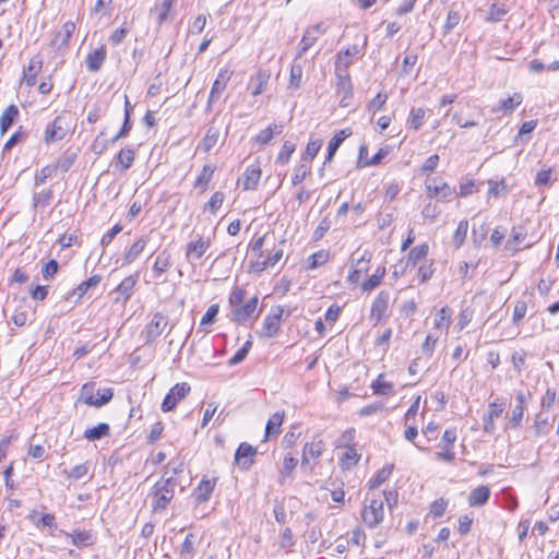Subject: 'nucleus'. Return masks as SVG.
<instances>
[{"label": "nucleus", "mask_w": 559, "mask_h": 559, "mask_svg": "<svg viewBox=\"0 0 559 559\" xmlns=\"http://www.w3.org/2000/svg\"><path fill=\"white\" fill-rule=\"evenodd\" d=\"M330 259V252L326 250H320L311 254L308 259L309 269H317L324 263H326Z\"/></svg>", "instance_id": "obj_50"}, {"label": "nucleus", "mask_w": 559, "mask_h": 559, "mask_svg": "<svg viewBox=\"0 0 559 559\" xmlns=\"http://www.w3.org/2000/svg\"><path fill=\"white\" fill-rule=\"evenodd\" d=\"M488 183H489V190H488L489 195L497 198L500 194H504L508 192V186H507L504 179H501L500 181L489 180Z\"/></svg>", "instance_id": "obj_62"}, {"label": "nucleus", "mask_w": 559, "mask_h": 559, "mask_svg": "<svg viewBox=\"0 0 559 559\" xmlns=\"http://www.w3.org/2000/svg\"><path fill=\"white\" fill-rule=\"evenodd\" d=\"M297 464H298V460L295 459L294 456L286 455L284 457L283 467H282L281 477H280V483L281 484H284L286 478H292L293 477V472L296 468Z\"/></svg>", "instance_id": "obj_39"}, {"label": "nucleus", "mask_w": 559, "mask_h": 559, "mask_svg": "<svg viewBox=\"0 0 559 559\" xmlns=\"http://www.w3.org/2000/svg\"><path fill=\"white\" fill-rule=\"evenodd\" d=\"M245 299V290L241 287H235L228 298L229 307L233 310L238 308L240 305L243 304Z\"/></svg>", "instance_id": "obj_58"}, {"label": "nucleus", "mask_w": 559, "mask_h": 559, "mask_svg": "<svg viewBox=\"0 0 559 559\" xmlns=\"http://www.w3.org/2000/svg\"><path fill=\"white\" fill-rule=\"evenodd\" d=\"M360 459V455L357 453V450L354 447H347L345 453L341 459L342 468H350L356 465Z\"/></svg>", "instance_id": "obj_43"}, {"label": "nucleus", "mask_w": 559, "mask_h": 559, "mask_svg": "<svg viewBox=\"0 0 559 559\" xmlns=\"http://www.w3.org/2000/svg\"><path fill=\"white\" fill-rule=\"evenodd\" d=\"M325 448L322 439L314 437L310 442H307L302 449L301 466L309 463V459H318L321 456Z\"/></svg>", "instance_id": "obj_18"}, {"label": "nucleus", "mask_w": 559, "mask_h": 559, "mask_svg": "<svg viewBox=\"0 0 559 559\" xmlns=\"http://www.w3.org/2000/svg\"><path fill=\"white\" fill-rule=\"evenodd\" d=\"M326 32V27L323 23H318L306 29L298 47L296 58H300L308 49H310L318 40L320 35Z\"/></svg>", "instance_id": "obj_12"}, {"label": "nucleus", "mask_w": 559, "mask_h": 559, "mask_svg": "<svg viewBox=\"0 0 559 559\" xmlns=\"http://www.w3.org/2000/svg\"><path fill=\"white\" fill-rule=\"evenodd\" d=\"M102 281L100 275H93L86 281H83L73 292L72 295H78V298L83 297V295L92 287H96Z\"/></svg>", "instance_id": "obj_42"}, {"label": "nucleus", "mask_w": 559, "mask_h": 559, "mask_svg": "<svg viewBox=\"0 0 559 559\" xmlns=\"http://www.w3.org/2000/svg\"><path fill=\"white\" fill-rule=\"evenodd\" d=\"M451 323V312L448 307H443L439 310L435 319V325L438 329H448Z\"/></svg>", "instance_id": "obj_55"}, {"label": "nucleus", "mask_w": 559, "mask_h": 559, "mask_svg": "<svg viewBox=\"0 0 559 559\" xmlns=\"http://www.w3.org/2000/svg\"><path fill=\"white\" fill-rule=\"evenodd\" d=\"M284 420V413L276 412L274 413L266 423L265 426V439L270 436H275L280 433L281 426Z\"/></svg>", "instance_id": "obj_38"}, {"label": "nucleus", "mask_w": 559, "mask_h": 559, "mask_svg": "<svg viewBox=\"0 0 559 559\" xmlns=\"http://www.w3.org/2000/svg\"><path fill=\"white\" fill-rule=\"evenodd\" d=\"M135 152L131 147L121 148L115 156L114 166L119 171H126L133 165Z\"/></svg>", "instance_id": "obj_20"}, {"label": "nucleus", "mask_w": 559, "mask_h": 559, "mask_svg": "<svg viewBox=\"0 0 559 559\" xmlns=\"http://www.w3.org/2000/svg\"><path fill=\"white\" fill-rule=\"evenodd\" d=\"M425 110L423 108H413L409 114L408 123L413 129L418 130L423 126Z\"/></svg>", "instance_id": "obj_59"}, {"label": "nucleus", "mask_w": 559, "mask_h": 559, "mask_svg": "<svg viewBox=\"0 0 559 559\" xmlns=\"http://www.w3.org/2000/svg\"><path fill=\"white\" fill-rule=\"evenodd\" d=\"M488 414L484 416V430L485 432L492 433L495 431V418H498L504 411V404H498L496 402L489 403Z\"/></svg>", "instance_id": "obj_23"}, {"label": "nucleus", "mask_w": 559, "mask_h": 559, "mask_svg": "<svg viewBox=\"0 0 559 559\" xmlns=\"http://www.w3.org/2000/svg\"><path fill=\"white\" fill-rule=\"evenodd\" d=\"M176 0H162L160 5L158 7V16H157V23L158 25H162L169 16L170 10L174 5Z\"/></svg>", "instance_id": "obj_63"}, {"label": "nucleus", "mask_w": 559, "mask_h": 559, "mask_svg": "<svg viewBox=\"0 0 559 559\" xmlns=\"http://www.w3.org/2000/svg\"><path fill=\"white\" fill-rule=\"evenodd\" d=\"M110 432L109 425L106 423H100L95 427L88 428L84 431V438L88 441L99 440L104 437H107Z\"/></svg>", "instance_id": "obj_37"}, {"label": "nucleus", "mask_w": 559, "mask_h": 559, "mask_svg": "<svg viewBox=\"0 0 559 559\" xmlns=\"http://www.w3.org/2000/svg\"><path fill=\"white\" fill-rule=\"evenodd\" d=\"M302 67L298 63H293L289 73V86L298 88L301 84Z\"/></svg>", "instance_id": "obj_60"}, {"label": "nucleus", "mask_w": 559, "mask_h": 559, "mask_svg": "<svg viewBox=\"0 0 559 559\" xmlns=\"http://www.w3.org/2000/svg\"><path fill=\"white\" fill-rule=\"evenodd\" d=\"M168 326V318L162 312H156L143 331L144 343H154Z\"/></svg>", "instance_id": "obj_5"}, {"label": "nucleus", "mask_w": 559, "mask_h": 559, "mask_svg": "<svg viewBox=\"0 0 559 559\" xmlns=\"http://www.w3.org/2000/svg\"><path fill=\"white\" fill-rule=\"evenodd\" d=\"M384 376L380 374L376 381L372 382L371 388L376 395H386L393 390V384L383 380Z\"/></svg>", "instance_id": "obj_44"}, {"label": "nucleus", "mask_w": 559, "mask_h": 559, "mask_svg": "<svg viewBox=\"0 0 559 559\" xmlns=\"http://www.w3.org/2000/svg\"><path fill=\"white\" fill-rule=\"evenodd\" d=\"M361 518L368 527H377L384 518L383 500L372 499L370 503L365 507Z\"/></svg>", "instance_id": "obj_6"}, {"label": "nucleus", "mask_w": 559, "mask_h": 559, "mask_svg": "<svg viewBox=\"0 0 559 559\" xmlns=\"http://www.w3.org/2000/svg\"><path fill=\"white\" fill-rule=\"evenodd\" d=\"M270 75L265 71H259L255 76V86L252 90V95L257 96L262 94L269 82Z\"/></svg>", "instance_id": "obj_56"}, {"label": "nucleus", "mask_w": 559, "mask_h": 559, "mask_svg": "<svg viewBox=\"0 0 559 559\" xmlns=\"http://www.w3.org/2000/svg\"><path fill=\"white\" fill-rule=\"evenodd\" d=\"M95 388L96 384L94 382L83 384L80 391L79 401L95 407H100L111 401L114 396L112 389H105L100 393V391Z\"/></svg>", "instance_id": "obj_3"}, {"label": "nucleus", "mask_w": 559, "mask_h": 559, "mask_svg": "<svg viewBox=\"0 0 559 559\" xmlns=\"http://www.w3.org/2000/svg\"><path fill=\"white\" fill-rule=\"evenodd\" d=\"M282 131H283V126L282 124L272 123L267 128L261 130L257 134L254 140L260 145H266V144H269L271 142V140L274 136V134H281Z\"/></svg>", "instance_id": "obj_32"}, {"label": "nucleus", "mask_w": 559, "mask_h": 559, "mask_svg": "<svg viewBox=\"0 0 559 559\" xmlns=\"http://www.w3.org/2000/svg\"><path fill=\"white\" fill-rule=\"evenodd\" d=\"M252 342L248 340L241 348H239L235 355L228 360L229 366H236L243 361L248 356L249 350L251 349Z\"/></svg>", "instance_id": "obj_54"}, {"label": "nucleus", "mask_w": 559, "mask_h": 559, "mask_svg": "<svg viewBox=\"0 0 559 559\" xmlns=\"http://www.w3.org/2000/svg\"><path fill=\"white\" fill-rule=\"evenodd\" d=\"M211 246V239L199 236L195 240H191L186 246V259L189 263L201 259Z\"/></svg>", "instance_id": "obj_13"}, {"label": "nucleus", "mask_w": 559, "mask_h": 559, "mask_svg": "<svg viewBox=\"0 0 559 559\" xmlns=\"http://www.w3.org/2000/svg\"><path fill=\"white\" fill-rule=\"evenodd\" d=\"M349 135H350V132L347 130L337 131L333 135V138L330 140L329 145H328V151L336 153L338 147L342 145V143L345 141V139Z\"/></svg>", "instance_id": "obj_57"}, {"label": "nucleus", "mask_w": 559, "mask_h": 559, "mask_svg": "<svg viewBox=\"0 0 559 559\" xmlns=\"http://www.w3.org/2000/svg\"><path fill=\"white\" fill-rule=\"evenodd\" d=\"M90 473V466L87 463H82L79 465H75L70 471H63L62 474L68 478L72 480H80L84 477H87Z\"/></svg>", "instance_id": "obj_40"}, {"label": "nucleus", "mask_w": 559, "mask_h": 559, "mask_svg": "<svg viewBox=\"0 0 559 559\" xmlns=\"http://www.w3.org/2000/svg\"><path fill=\"white\" fill-rule=\"evenodd\" d=\"M139 280V273L127 276L121 281V283L116 287V293L122 297V302L126 304L130 297L132 296L133 288Z\"/></svg>", "instance_id": "obj_27"}, {"label": "nucleus", "mask_w": 559, "mask_h": 559, "mask_svg": "<svg viewBox=\"0 0 559 559\" xmlns=\"http://www.w3.org/2000/svg\"><path fill=\"white\" fill-rule=\"evenodd\" d=\"M296 145L293 142L285 141L276 158V163L286 164L288 163L292 154L295 152Z\"/></svg>", "instance_id": "obj_53"}, {"label": "nucleus", "mask_w": 559, "mask_h": 559, "mask_svg": "<svg viewBox=\"0 0 559 559\" xmlns=\"http://www.w3.org/2000/svg\"><path fill=\"white\" fill-rule=\"evenodd\" d=\"M283 258V250L275 249L270 254L265 255L261 252L257 260L250 263L249 272L260 274L269 267H273Z\"/></svg>", "instance_id": "obj_11"}, {"label": "nucleus", "mask_w": 559, "mask_h": 559, "mask_svg": "<svg viewBox=\"0 0 559 559\" xmlns=\"http://www.w3.org/2000/svg\"><path fill=\"white\" fill-rule=\"evenodd\" d=\"M367 39V35L357 36L356 43L340 50L335 56L334 72L349 73V67L354 63V59L365 56Z\"/></svg>", "instance_id": "obj_2"}, {"label": "nucleus", "mask_w": 559, "mask_h": 559, "mask_svg": "<svg viewBox=\"0 0 559 559\" xmlns=\"http://www.w3.org/2000/svg\"><path fill=\"white\" fill-rule=\"evenodd\" d=\"M467 229L468 222L466 219L461 221L453 235V243L456 248H460L464 243L467 235Z\"/></svg>", "instance_id": "obj_51"}, {"label": "nucleus", "mask_w": 559, "mask_h": 559, "mask_svg": "<svg viewBox=\"0 0 559 559\" xmlns=\"http://www.w3.org/2000/svg\"><path fill=\"white\" fill-rule=\"evenodd\" d=\"M394 468V465L393 464H386L384 465L376 475L374 478H372L370 481H369V488L370 489H374L377 487H379L380 485H382L384 481L388 480V478L390 477V475L392 474V471Z\"/></svg>", "instance_id": "obj_41"}, {"label": "nucleus", "mask_w": 559, "mask_h": 559, "mask_svg": "<svg viewBox=\"0 0 559 559\" xmlns=\"http://www.w3.org/2000/svg\"><path fill=\"white\" fill-rule=\"evenodd\" d=\"M64 535L71 538L74 546L79 548L91 546L95 543L92 531H73L72 533L63 532Z\"/></svg>", "instance_id": "obj_24"}, {"label": "nucleus", "mask_w": 559, "mask_h": 559, "mask_svg": "<svg viewBox=\"0 0 559 559\" xmlns=\"http://www.w3.org/2000/svg\"><path fill=\"white\" fill-rule=\"evenodd\" d=\"M370 259L371 253L369 251H360L358 249L352 254V267H355L360 273H367L369 270Z\"/></svg>", "instance_id": "obj_30"}, {"label": "nucleus", "mask_w": 559, "mask_h": 559, "mask_svg": "<svg viewBox=\"0 0 559 559\" xmlns=\"http://www.w3.org/2000/svg\"><path fill=\"white\" fill-rule=\"evenodd\" d=\"M190 390L191 388L187 382L177 383L164 397L162 411L167 413L175 409L176 405L188 395Z\"/></svg>", "instance_id": "obj_8"}, {"label": "nucleus", "mask_w": 559, "mask_h": 559, "mask_svg": "<svg viewBox=\"0 0 559 559\" xmlns=\"http://www.w3.org/2000/svg\"><path fill=\"white\" fill-rule=\"evenodd\" d=\"M321 146H322V140L309 141L307 144L306 151L301 157V160L310 164L312 162V159L319 153Z\"/></svg>", "instance_id": "obj_46"}, {"label": "nucleus", "mask_w": 559, "mask_h": 559, "mask_svg": "<svg viewBox=\"0 0 559 559\" xmlns=\"http://www.w3.org/2000/svg\"><path fill=\"white\" fill-rule=\"evenodd\" d=\"M171 265L170 254L164 250L155 259L153 273L156 278L160 277Z\"/></svg>", "instance_id": "obj_33"}, {"label": "nucleus", "mask_w": 559, "mask_h": 559, "mask_svg": "<svg viewBox=\"0 0 559 559\" xmlns=\"http://www.w3.org/2000/svg\"><path fill=\"white\" fill-rule=\"evenodd\" d=\"M219 134L221 132L217 127L213 124L209 126L206 133L200 142L198 148L202 150L204 153H209L217 144Z\"/></svg>", "instance_id": "obj_28"}, {"label": "nucleus", "mask_w": 559, "mask_h": 559, "mask_svg": "<svg viewBox=\"0 0 559 559\" xmlns=\"http://www.w3.org/2000/svg\"><path fill=\"white\" fill-rule=\"evenodd\" d=\"M146 240L143 238L138 239L123 254V264H131L144 250Z\"/></svg>", "instance_id": "obj_35"}, {"label": "nucleus", "mask_w": 559, "mask_h": 559, "mask_svg": "<svg viewBox=\"0 0 559 559\" xmlns=\"http://www.w3.org/2000/svg\"><path fill=\"white\" fill-rule=\"evenodd\" d=\"M508 13V9L502 3H492L488 11L487 21L499 22Z\"/></svg>", "instance_id": "obj_49"}, {"label": "nucleus", "mask_w": 559, "mask_h": 559, "mask_svg": "<svg viewBox=\"0 0 559 559\" xmlns=\"http://www.w3.org/2000/svg\"><path fill=\"white\" fill-rule=\"evenodd\" d=\"M76 155L74 153L62 155L53 165L55 171L67 173L73 165Z\"/></svg>", "instance_id": "obj_52"}, {"label": "nucleus", "mask_w": 559, "mask_h": 559, "mask_svg": "<svg viewBox=\"0 0 559 559\" xmlns=\"http://www.w3.org/2000/svg\"><path fill=\"white\" fill-rule=\"evenodd\" d=\"M233 74H234V71L230 70L229 68H223L218 71L217 78L215 79V81L212 85V88H211V92L209 95V99L206 103L207 111H211L213 104L219 99L222 93L227 87V84L230 81Z\"/></svg>", "instance_id": "obj_4"}, {"label": "nucleus", "mask_w": 559, "mask_h": 559, "mask_svg": "<svg viewBox=\"0 0 559 559\" xmlns=\"http://www.w3.org/2000/svg\"><path fill=\"white\" fill-rule=\"evenodd\" d=\"M337 79L336 91L341 95L340 105L347 107L353 97V84L349 73L334 72Z\"/></svg>", "instance_id": "obj_15"}, {"label": "nucleus", "mask_w": 559, "mask_h": 559, "mask_svg": "<svg viewBox=\"0 0 559 559\" xmlns=\"http://www.w3.org/2000/svg\"><path fill=\"white\" fill-rule=\"evenodd\" d=\"M216 486V478H206L203 477L198 485V487L194 489L193 496L198 503H203L210 500L214 488Z\"/></svg>", "instance_id": "obj_19"}, {"label": "nucleus", "mask_w": 559, "mask_h": 559, "mask_svg": "<svg viewBox=\"0 0 559 559\" xmlns=\"http://www.w3.org/2000/svg\"><path fill=\"white\" fill-rule=\"evenodd\" d=\"M69 129L66 123V117L60 115L55 118V120L46 127L44 141L46 144L53 143L56 141H60L64 139Z\"/></svg>", "instance_id": "obj_9"}, {"label": "nucleus", "mask_w": 559, "mask_h": 559, "mask_svg": "<svg viewBox=\"0 0 559 559\" xmlns=\"http://www.w3.org/2000/svg\"><path fill=\"white\" fill-rule=\"evenodd\" d=\"M258 296L251 297L247 302L231 311V321L238 324H246L249 320L255 319L254 312L258 308Z\"/></svg>", "instance_id": "obj_10"}, {"label": "nucleus", "mask_w": 559, "mask_h": 559, "mask_svg": "<svg viewBox=\"0 0 559 559\" xmlns=\"http://www.w3.org/2000/svg\"><path fill=\"white\" fill-rule=\"evenodd\" d=\"M195 555L194 549V535L188 534L181 545L180 556L183 559H192Z\"/></svg>", "instance_id": "obj_48"}, {"label": "nucleus", "mask_w": 559, "mask_h": 559, "mask_svg": "<svg viewBox=\"0 0 559 559\" xmlns=\"http://www.w3.org/2000/svg\"><path fill=\"white\" fill-rule=\"evenodd\" d=\"M391 300V295L388 290H381L371 305L370 319L379 322L386 317Z\"/></svg>", "instance_id": "obj_14"}, {"label": "nucleus", "mask_w": 559, "mask_h": 559, "mask_svg": "<svg viewBox=\"0 0 559 559\" xmlns=\"http://www.w3.org/2000/svg\"><path fill=\"white\" fill-rule=\"evenodd\" d=\"M19 116V108L15 105H9L0 117V133L4 134L14 123Z\"/></svg>", "instance_id": "obj_31"}, {"label": "nucleus", "mask_w": 559, "mask_h": 559, "mask_svg": "<svg viewBox=\"0 0 559 559\" xmlns=\"http://www.w3.org/2000/svg\"><path fill=\"white\" fill-rule=\"evenodd\" d=\"M284 309L281 306L273 307L271 312L264 318L260 336L262 337H274L280 332L281 321Z\"/></svg>", "instance_id": "obj_7"}, {"label": "nucleus", "mask_w": 559, "mask_h": 559, "mask_svg": "<svg viewBox=\"0 0 559 559\" xmlns=\"http://www.w3.org/2000/svg\"><path fill=\"white\" fill-rule=\"evenodd\" d=\"M490 497V488L486 485H481L473 489L467 498L471 507H481L487 503Z\"/></svg>", "instance_id": "obj_26"}, {"label": "nucleus", "mask_w": 559, "mask_h": 559, "mask_svg": "<svg viewBox=\"0 0 559 559\" xmlns=\"http://www.w3.org/2000/svg\"><path fill=\"white\" fill-rule=\"evenodd\" d=\"M428 251H429V247L427 243H423V245L412 248L408 253L406 267H408L411 265L416 266L420 260H423L427 257Z\"/></svg>", "instance_id": "obj_36"}, {"label": "nucleus", "mask_w": 559, "mask_h": 559, "mask_svg": "<svg viewBox=\"0 0 559 559\" xmlns=\"http://www.w3.org/2000/svg\"><path fill=\"white\" fill-rule=\"evenodd\" d=\"M257 448L251 444L247 442L240 443L235 453L236 464L243 471L249 469L254 462L253 459L257 455Z\"/></svg>", "instance_id": "obj_16"}, {"label": "nucleus", "mask_w": 559, "mask_h": 559, "mask_svg": "<svg viewBox=\"0 0 559 559\" xmlns=\"http://www.w3.org/2000/svg\"><path fill=\"white\" fill-rule=\"evenodd\" d=\"M107 56L105 46L90 52L86 57V67L91 72H97L102 68Z\"/></svg>", "instance_id": "obj_29"}, {"label": "nucleus", "mask_w": 559, "mask_h": 559, "mask_svg": "<svg viewBox=\"0 0 559 559\" xmlns=\"http://www.w3.org/2000/svg\"><path fill=\"white\" fill-rule=\"evenodd\" d=\"M525 236L526 234L523 231V228H513L511 237L507 241V249L516 250V246L524 240Z\"/></svg>", "instance_id": "obj_61"}, {"label": "nucleus", "mask_w": 559, "mask_h": 559, "mask_svg": "<svg viewBox=\"0 0 559 559\" xmlns=\"http://www.w3.org/2000/svg\"><path fill=\"white\" fill-rule=\"evenodd\" d=\"M309 171H310V164L300 160V164L298 166H296V168L294 169V175L292 177V183L294 186L300 185L305 180V178L307 177Z\"/></svg>", "instance_id": "obj_47"}, {"label": "nucleus", "mask_w": 559, "mask_h": 559, "mask_svg": "<svg viewBox=\"0 0 559 559\" xmlns=\"http://www.w3.org/2000/svg\"><path fill=\"white\" fill-rule=\"evenodd\" d=\"M522 102L523 96L520 93H514L507 99L500 100L499 104L491 109V111L493 114H512L522 104Z\"/></svg>", "instance_id": "obj_22"}, {"label": "nucleus", "mask_w": 559, "mask_h": 559, "mask_svg": "<svg viewBox=\"0 0 559 559\" xmlns=\"http://www.w3.org/2000/svg\"><path fill=\"white\" fill-rule=\"evenodd\" d=\"M215 171V167L212 165H204L202 168V171L198 176L194 187H201L203 190H205L209 182L212 180L213 174Z\"/></svg>", "instance_id": "obj_45"}, {"label": "nucleus", "mask_w": 559, "mask_h": 559, "mask_svg": "<svg viewBox=\"0 0 559 559\" xmlns=\"http://www.w3.org/2000/svg\"><path fill=\"white\" fill-rule=\"evenodd\" d=\"M43 68V58L39 55L32 57L28 61L27 67L23 70V79L22 82L26 84V86L32 87L36 84V79L38 73Z\"/></svg>", "instance_id": "obj_17"}, {"label": "nucleus", "mask_w": 559, "mask_h": 559, "mask_svg": "<svg viewBox=\"0 0 559 559\" xmlns=\"http://www.w3.org/2000/svg\"><path fill=\"white\" fill-rule=\"evenodd\" d=\"M176 486L177 479L174 476H168L167 468L151 490L152 509L154 512H163L167 509L175 496Z\"/></svg>", "instance_id": "obj_1"}, {"label": "nucleus", "mask_w": 559, "mask_h": 559, "mask_svg": "<svg viewBox=\"0 0 559 559\" xmlns=\"http://www.w3.org/2000/svg\"><path fill=\"white\" fill-rule=\"evenodd\" d=\"M261 178V169L258 165H250L246 168L241 179L239 180L245 190H254Z\"/></svg>", "instance_id": "obj_21"}, {"label": "nucleus", "mask_w": 559, "mask_h": 559, "mask_svg": "<svg viewBox=\"0 0 559 559\" xmlns=\"http://www.w3.org/2000/svg\"><path fill=\"white\" fill-rule=\"evenodd\" d=\"M224 199H225L224 193L221 191H216L210 198L209 202L205 205V209H209L212 213H215L223 205Z\"/></svg>", "instance_id": "obj_64"}, {"label": "nucleus", "mask_w": 559, "mask_h": 559, "mask_svg": "<svg viewBox=\"0 0 559 559\" xmlns=\"http://www.w3.org/2000/svg\"><path fill=\"white\" fill-rule=\"evenodd\" d=\"M75 31V24L72 21L66 22L60 31L57 33L55 37V44L59 45L60 47H66L69 44V40L72 36V34Z\"/></svg>", "instance_id": "obj_34"}, {"label": "nucleus", "mask_w": 559, "mask_h": 559, "mask_svg": "<svg viewBox=\"0 0 559 559\" xmlns=\"http://www.w3.org/2000/svg\"><path fill=\"white\" fill-rule=\"evenodd\" d=\"M525 402H526V397L523 393L516 394L515 405L512 408L510 420H509L511 427L514 429L521 427L522 418L524 415Z\"/></svg>", "instance_id": "obj_25"}]
</instances>
